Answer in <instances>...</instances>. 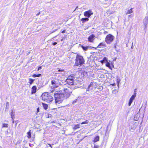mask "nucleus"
<instances>
[{"instance_id":"43","label":"nucleus","mask_w":148,"mask_h":148,"mask_svg":"<svg viewBox=\"0 0 148 148\" xmlns=\"http://www.w3.org/2000/svg\"><path fill=\"white\" fill-rule=\"evenodd\" d=\"M53 91H54V90H52V91H51V92H53Z\"/></svg>"},{"instance_id":"26","label":"nucleus","mask_w":148,"mask_h":148,"mask_svg":"<svg viewBox=\"0 0 148 148\" xmlns=\"http://www.w3.org/2000/svg\"><path fill=\"white\" fill-rule=\"evenodd\" d=\"M133 101V100L131 99L130 98V99L129 103H128V105L129 106H130L131 105L132 103V102Z\"/></svg>"},{"instance_id":"35","label":"nucleus","mask_w":148,"mask_h":148,"mask_svg":"<svg viewBox=\"0 0 148 148\" xmlns=\"http://www.w3.org/2000/svg\"><path fill=\"white\" fill-rule=\"evenodd\" d=\"M66 32V30H63L61 32L62 33H64Z\"/></svg>"},{"instance_id":"30","label":"nucleus","mask_w":148,"mask_h":148,"mask_svg":"<svg viewBox=\"0 0 148 148\" xmlns=\"http://www.w3.org/2000/svg\"><path fill=\"white\" fill-rule=\"evenodd\" d=\"M58 71V72H63L64 71V70L63 69H59Z\"/></svg>"},{"instance_id":"36","label":"nucleus","mask_w":148,"mask_h":148,"mask_svg":"<svg viewBox=\"0 0 148 148\" xmlns=\"http://www.w3.org/2000/svg\"><path fill=\"white\" fill-rule=\"evenodd\" d=\"M47 145H49V146L51 147V148H52V147L51 146V145L50 144H48Z\"/></svg>"},{"instance_id":"12","label":"nucleus","mask_w":148,"mask_h":148,"mask_svg":"<svg viewBox=\"0 0 148 148\" xmlns=\"http://www.w3.org/2000/svg\"><path fill=\"white\" fill-rule=\"evenodd\" d=\"M106 46L104 42H100L97 46V48H103L106 47Z\"/></svg>"},{"instance_id":"33","label":"nucleus","mask_w":148,"mask_h":148,"mask_svg":"<svg viewBox=\"0 0 148 148\" xmlns=\"http://www.w3.org/2000/svg\"><path fill=\"white\" fill-rule=\"evenodd\" d=\"M108 33V32L107 31H104L103 33L104 34H106Z\"/></svg>"},{"instance_id":"20","label":"nucleus","mask_w":148,"mask_h":148,"mask_svg":"<svg viewBox=\"0 0 148 148\" xmlns=\"http://www.w3.org/2000/svg\"><path fill=\"white\" fill-rule=\"evenodd\" d=\"M107 58L106 57H104L102 60L100 61V62L103 64L104 62L105 61H107Z\"/></svg>"},{"instance_id":"28","label":"nucleus","mask_w":148,"mask_h":148,"mask_svg":"<svg viewBox=\"0 0 148 148\" xmlns=\"http://www.w3.org/2000/svg\"><path fill=\"white\" fill-rule=\"evenodd\" d=\"M8 127V124L6 123H3L2 125V127Z\"/></svg>"},{"instance_id":"3","label":"nucleus","mask_w":148,"mask_h":148,"mask_svg":"<svg viewBox=\"0 0 148 148\" xmlns=\"http://www.w3.org/2000/svg\"><path fill=\"white\" fill-rule=\"evenodd\" d=\"M42 99L47 103H50L53 100L52 96L47 92L43 93L41 95Z\"/></svg>"},{"instance_id":"31","label":"nucleus","mask_w":148,"mask_h":148,"mask_svg":"<svg viewBox=\"0 0 148 148\" xmlns=\"http://www.w3.org/2000/svg\"><path fill=\"white\" fill-rule=\"evenodd\" d=\"M41 69H42V66H39L38 67V69H37V71H38L39 70H40Z\"/></svg>"},{"instance_id":"23","label":"nucleus","mask_w":148,"mask_h":148,"mask_svg":"<svg viewBox=\"0 0 148 148\" xmlns=\"http://www.w3.org/2000/svg\"><path fill=\"white\" fill-rule=\"evenodd\" d=\"M29 83L30 85L32 84L34 81V79L31 78H29Z\"/></svg>"},{"instance_id":"42","label":"nucleus","mask_w":148,"mask_h":148,"mask_svg":"<svg viewBox=\"0 0 148 148\" xmlns=\"http://www.w3.org/2000/svg\"><path fill=\"white\" fill-rule=\"evenodd\" d=\"M14 120H13V121H12V123H14Z\"/></svg>"},{"instance_id":"9","label":"nucleus","mask_w":148,"mask_h":148,"mask_svg":"<svg viewBox=\"0 0 148 148\" xmlns=\"http://www.w3.org/2000/svg\"><path fill=\"white\" fill-rule=\"evenodd\" d=\"M93 14V12L91 10H89L84 12V15L85 16L89 17L92 15Z\"/></svg>"},{"instance_id":"25","label":"nucleus","mask_w":148,"mask_h":148,"mask_svg":"<svg viewBox=\"0 0 148 148\" xmlns=\"http://www.w3.org/2000/svg\"><path fill=\"white\" fill-rule=\"evenodd\" d=\"M133 8H131L129 10H128L126 13V14H129L133 12V11L132 10Z\"/></svg>"},{"instance_id":"27","label":"nucleus","mask_w":148,"mask_h":148,"mask_svg":"<svg viewBox=\"0 0 148 148\" xmlns=\"http://www.w3.org/2000/svg\"><path fill=\"white\" fill-rule=\"evenodd\" d=\"M88 122H89V121L88 120H86L85 121L82 122L81 123V124H87L88 123Z\"/></svg>"},{"instance_id":"22","label":"nucleus","mask_w":148,"mask_h":148,"mask_svg":"<svg viewBox=\"0 0 148 148\" xmlns=\"http://www.w3.org/2000/svg\"><path fill=\"white\" fill-rule=\"evenodd\" d=\"M42 75L41 74H39L37 75H36L35 74H34L32 75V76L33 77H39L41 76Z\"/></svg>"},{"instance_id":"37","label":"nucleus","mask_w":148,"mask_h":148,"mask_svg":"<svg viewBox=\"0 0 148 148\" xmlns=\"http://www.w3.org/2000/svg\"><path fill=\"white\" fill-rule=\"evenodd\" d=\"M40 14V12H39L37 14H36V15L37 16H38Z\"/></svg>"},{"instance_id":"40","label":"nucleus","mask_w":148,"mask_h":148,"mask_svg":"<svg viewBox=\"0 0 148 148\" xmlns=\"http://www.w3.org/2000/svg\"><path fill=\"white\" fill-rule=\"evenodd\" d=\"M132 16V14L130 15L129 16H130V17H131V16Z\"/></svg>"},{"instance_id":"8","label":"nucleus","mask_w":148,"mask_h":148,"mask_svg":"<svg viewBox=\"0 0 148 148\" xmlns=\"http://www.w3.org/2000/svg\"><path fill=\"white\" fill-rule=\"evenodd\" d=\"M51 84L53 85L51 86V88L52 89L57 88L59 85L58 80L55 79L51 81Z\"/></svg>"},{"instance_id":"13","label":"nucleus","mask_w":148,"mask_h":148,"mask_svg":"<svg viewBox=\"0 0 148 148\" xmlns=\"http://www.w3.org/2000/svg\"><path fill=\"white\" fill-rule=\"evenodd\" d=\"M31 130H29V131L27 132V137L28 139H30L31 138Z\"/></svg>"},{"instance_id":"19","label":"nucleus","mask_w":148,"mask_h":148,"mask_svg":"<svg viewBox=\"0 0 148 148\" xmlns=\"http://www.w3.org/2000/svg\"><path fill=\"white\" fill-rule=\"evenodd\" d=\"M80 128L79 124H77L75 125L74 127L73 128V129L75 130L77 129Z\"/></svg>"},{"instance_id":"34","label":"nucleus","mask_w":148,"mask_h":148,"mask_svg":"<svg viewBox=\"0 0 148 148\" xmlns=\"http://www.w3.org/2000/svg\"><path fill=\"white\" fill-rule=\"evenodd\" d=\"M57 44V42H53L52 44L53 45H56V44Z\"/></svg>"},{"instance_id":"17","label":"nucleus","mask_w":148,"mask_h":148,"mask_svg":"<svg viewBox=\"0 0 148 148\" xmlns=\"http://www.w3.org/2000/svg\"><path fill=\"white\" fill-rule=\"evenodd\" d=\"M136 89H135V90L134 91V94L130 98L131 99H133L134 100V99L135 98V97H136V91L135 90Z\"/></svg>"},{"instance_id":"15","label":"nucleus","mask_w":148,"mask_h":148,"mask_svg":"<svg viewBox=\"0 0 148 148\" xmlns=\"http://www.w3.org/2000/svg\"><path fill=\"white\" fill-rule=\"evenodd\" d=\"M42 104L43 107L44 108L45 110H46L48 109V105L46 103H42Z\"/></svg>"},{"instance_id":"41","label":"nucleus","mask_w":148,"mask_h":148,"mask_svg":"<svg viewBox=\"0 0 148 148\" xmlns=\"http://www.w3.org/2000/svg\"><path fill=\"white\" fill-rule=\"evenodd\" d=\"M132 16V14L130 15L129 16H130V17H131V16Z\"/></svg>"},{"instance_id":"14","label":"nucleus","mask_w":148,"mask_h":148,"mask_svg":"<svg viewBox=\"0 0 148 148\" xmlns=\"http://www.w3.org/2000/svg\"><path fill=\"white\" fill-rule=\"evenodd\" d=\"M99 136H97L95 137L94 139L93 142L94 143H96L99 141Z\"/></svg>"},{"instance_id":"21","label":"nucleus","mask_w":148,"mask_h":148,"mask_svg":"<svg viewBox=\"0 0 148 148\" xmlns=\"http://www.w3.org/2000/svg\"><path fill=\"white\" fill-rule=\"evenodd\" d=\"M106 66L108 67L110 69H111V67L110 66V63L108 61V60H107V61H106Z\"/></svg>"},{"instance_id":"2","label":"nucleus","mask_w":148,"mask_h":148,"mask_svg":"<svg viewBox=\"0 0 148 148\" xmlns=\"http://www.w3.org/2000/svg\"><path fill=\"white\" fill-rule=\"evenodd\" d=\"M72 92V89L69 86H67L66 87L64 88L63 92L61 94L63 95L64 98L67 99L71 96Z\"/></svg>"},{"instance_id":"24","label":"nucleus","mask_w":148,"mask_h":148,"mask_svg":"<svg viewBox=\"0 0 148 148\" xmlns=\"http://www.w3.org/2000/svg\"><path fill=\"white\" fill-rule=\"evenodd\" d=\"M81 47L84 51L87 50L88 49V46L84 47L82 45L81 46Z\"/></svg>"},{"instance_id":"7","label":"nucleus","mask_w":148,"mask_h":148,"mask_svg":"<svg viewBox=\"0 0 148 148\" xmlns=\"http://www.w3.org/2000/svg\"><path fill=\"white\" fill-rule=\"evenodd\" d=\"M74 77L71 75L69 76L66 80V82L68 84L72 85L74 84Z\"/></svg>"},{"instance_id":"4","label":"nucleus","mask_w":148,"mask_h":148,"mask_svg":"<svg viewBox=\"0 0 148 148\" xmlns=\"http://www.w3.org/2000/svg\"><path fill=\"white\" fill-rule=\"evenodd\" d=\"M97 86L98 84L96 83L91 82L86 89V91H89L90 92H96V89L98 88Z\"/></svg>"},{"instance_id":"11","label":"nucleus","mask_w":148,"mask_h":148,"mask_svg":"<svg viewBox=\"0 0 148 148\" xmlns=\"http://www.w3.org/2000/svg\"><path fill=\"white\" fill-rule=\"evenodd\" d=\"M37 91V87L36 86H33L31 88L32 94H34L36 93Z\"/></svg>"},{"instance_id":"32","label":"nucleus","mask_w":148,"mask_h":148,"mask_svg":"<svg viewBox=\"0 0 148 148\" xmlns=\"http://www.w3.org/2000/svg\"><path fill=\"white\" fill-rule=\"evenodd\" d=\"M39 108H37V111H36V112H37V113H38V112H39Z\"/></svg>"},{"instance_id":"39","label":"nucleus","mask_w":148,"mask_h":148,"mask_svg":"<svg viewBox=\"0 0 148 148\" xmlns=\"http://www.w3.org/2000/svg\"><path fill=\"white\" fill-rule=\"evenodd\" d=\"M49 115H50V116H48V117H51V114H50Z\"/></svg>"},{"instance_id":"38","label":"nucleus","mask_w":148,"mask_h":148,"mask_svg":"<svg viewBox=\"0 0 148 148\" xmlns=\"http://www.w3.org/2000/svg\"><path fill=\"white\" fill-rule=\"evenodd\" d=\"M64 38H63L62 39H61L60 40L61 41H62L63 40H64Z\"/></svg>"},{"instance_id":"16","label":"nucleus","mask_w":148,"mask_h":148,"mask_svg":"<svg viewBox=\"0 0 148 148\" xmlns=\"http://www.w3.org/2000/svg\"><path fill=\"white\" fill-rule=\"evenodd\" d=\"M89 20V19L88 18H82L81 19V21L82 23H84L86 21H88Z\"/></svg>"},{"instance_id":"10","label":"nucleus","mask_w":148,"mask_h":148,"mask_svg":"<svg viewBox=\"0 0 148 148\" xmlns=\"http://www.w3.org/2000/svg\"><path fill=\"white\" fill-rule=\"evenodd\" d=\"M95 36L92 34L88 38V41L91 42H93L95 40Z\"/></svg>"},{"instance_id":"5","label":"nucleus","mask_w":148,"mask_h":148,"mask_svg":"<svg viewBox=\"0 0 148 148\" xmlns=\"http://www.w3.org/2000/svg\"><path fill=\"white\" fill-rule=\"evenodd\" d=\"M62 95L61 94L56 93L54 94L55 103L56 105L60 104L62 103L63 99L61 97Z\"/></svg>"},{"instance_id":"18","label":"nucleus","mask_w":148,"mask_h":148,"mask_svg":"<svg viewBox=\"0 0 148 148\" xmlns=\"http://www.w3.org/2000/svg\"><path fill=\"white\" fill-rule=\"evenodd\" d=\"M10 115L12 119V120H14V112H13V111H12V112H11Z\"/></svg>"},{"instance_id":"1","label":"nucleus","mask_w":148,"mask_h":148,"mask_svg":"<svg viewBox=\"0 0 148 148\" xmlns=\"http://www.w3.org/2000/svg\"><path fill=\"white\" fill-rule=\"evenodd\" d=\"M85 61L83 56L77 54L75 60L74 66H77L85 64Z\"/></svg>"},{"instance_id":"6","label":"nucleus","mask_w":148,"mask_h":148,"mask_svg":"<svg viewBox=\"0 0 148 148\" xmlns=\"http://www.w3.org/2000/svg\"><path fill=\"white\" fill-rule=\"evenodd\" d=\"M114 37L111 34H108L105 38V41L108 44H110L114 39Z\"/></svg>"},{"instance_id":"29","label":"nucleus","mask_w":148,"mask_h":148,"mask_svg":"<svg viewBox=\"0 0 148 148\" xmlns=\"http://www.w3.org/2000/svg\"><path fill=\"white\" fill-rule=\"evenodd\" d=\"M99 147V146L96 145H94L93 148H98Z\"/></svg>"}]
</instances>
